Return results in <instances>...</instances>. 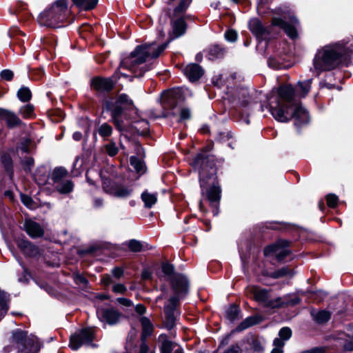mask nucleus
Segmentation results:
<instances>
[{"label": "nucleus", "mask_w": 353, "mask_h": 353, "mask_svg": "<svg viewBox=\"0 0 353 353\" xmlns=\"http://www.w3.org/2000/svg\"><path fill=\"white\" fill-rule=\"evenodd\" d=\"M343 50L338 41L325 46L313 60L314 68L321 71L330 72L350 66L352 61H350V58L344 54Z\"/></svg>", "instance_id": "nucleus-3"}, {"label": "nucleus", "mask_w": 353, "mask_h": 353, "mask_svg": "<svg viewBox=\"0 0 353 353\" xmlns=\"http://www.w3.org/2000/svg\"><path fill=\"white\" fill-rule=\"evenodd\" d=\"M104 147H105L106 153L110 157L115 156L119 151V149L116 146L115 143L112 141H111L108 144L105 145Z\"/></svg>", "instance_id": "nucleus-43"}, {"label": "nucleus", "mask_w": 353, "mask_h": 353, "mask_svg": "<svg viewBox=\"0 0 353 353\" xmlns=\"http://www.w3.org/2000/svg\"><path fill=\"white\" fill-rule=\"evenodd\" d=\"M343 348L345 351H349V352L353 351V338L351 340L345 342V343L344 344Z\"/></svg>", "instance_id": "nucleus-62"}, {"label": "nucleus", "mask_w": 353, "mask_h": 353, "mask_svg": "<svg viewBox=\"0 0 353 353\" xmlns=\"http://www.w3.org/2000/svg\"><path fill=\"white\" fill-rule=\"evenodd\" d=\"M17 96L21 101H28L31 98V92L28 88L23 87L19 90Z\"/></svg>", "instance_id": "nucleus-38"}, {"label": "nucleus", "mask_w": 353, "mask_h": 353, "mask_svg": "<svg viewBox=\"0 0 353 353\" xmlns=\"http://www.w3.org/2000/svg\"><path fill=\"white\" fill-rule=\"evenodd\" d=\"M172 287L174 295L172 296L169 303L165 306V325L171 330L175 323L174 310L181 298L188 292V281L183 275L175 276L172 280Z\"/></svg>", "instance_id": "nucleus-4"}, {"label": "nucleus", "mask_w": 353, "mask_h": 353, "mask_svg": "<svg viewBox=\"0 0 353 353\" xmlns=\"http://www.w3.org/2000/svg\"><path fill=\"white\" fill-rule=\"evenodd\" d=\"M112 291L116 294H124L127 291V288L122 283H114L112 286Z\"/></svg>", "instance_id": "nucleus-50"}, {"label": "nucleus", "mask_w": 353, "mask_h": 353, "mask_svg": "<svg viewBox=\"0 0 353 353\" xmlns=\"http://www.w3.org/2000/svg\"><path fill=\"white\" fill-rule=\"evenodd\" d=\"M21 201L27 207H32V200L30 196L23 194L21 195Z\"/></svg>", "instance_id": "nucleus-59"}, {"label": "nucleus", "mask_w": 353, "mask_h": 353, "mask_svg": "<svg viewBox=\"0 0 353 353\" xmlns=\"http://www.w3.org/2000/svg\"><path fill=\"white\" fill-rule=\"evenodd\" d=\"M184 73L191 81H195L202 76L203 70L199 65L193 63L185 68Z\"/></svg>", "instance_id": "nucleus-22"}, {"label": "nucleus", "mask_w": 353, "mask_h": 353, "mask_svg": "<svg viewBox=\"0 0 353 353\" xmlns=\"http://www.w3.org/2000/svg\"><path fill=\"white\" fill-rule=\"evenodd\" d=\"M191 117L190 109L187 108H181L180 110V121L189 119Z\"/></svg>", "instance_id": "nucleus-53"}, {"label": "nucleus", "mask_w": 353, "mask_h": 353, "mask_svg": "<svg viewBox=\"0 0 353 353\" xmlns=\"http://www.w3.org/2000/svg\"><path fill=\"white\" fill-rule=\"evenodd\" d=\"M116 279L113 277V276L110 274H105L101 278V283L105 286H108L111 284L116 283Z\"/></svg>", "instance_id": "nucleus-48"}, {"label": "nucleus", "mask_w": 353, "mask_h": 353, "mask_svg": "<svg viewBox=\"0 0 353 353\" xmlns=\"http://www.w3.org/2000/svg\"><path fill=\"white\" fill-rule=\"evenodd\" d=\"M67 0H58L49 9L41 13L39 22L41 25L55 28L62 22L68 12Z\"/></svg>", "instance_id": "nucleus-6"}, {"label": "nucleus", "mask_w": 353, "mask_h": 353, "mask_svg": "<svg viewBox=\"0 0 353 353\" xmlns=\"http://www.w3.org/2000/svg\"><path fill=\"white\" fill-rule=\"evenodd\" d=\"M292 24H288L285 21L279 18H274L272 19V25L279 26L283 29L285 32L292 39L297 37V30L296 25L298 23V21L296 18L292 19Z\"/></svg>", "instance_id": "nucleus-15"}, {"label": "nucleus", "mask_w": 353, "mask_h": 353, "mask_svg": "<svg viewBox=\"0 0 353 353\" xmlns=\"http://www.w3.org/2000/svg\"><path fill=\"white\" fill-rule=\"evenodd\" d=\"M310 244L316 242H323V237L321 236H316L313 232L310 231Z\"/></svg>", "instance_id": "nucleus-60"}, {"label": "nucleus", "mask_w": 353, "mask_h": 353, "mask_svg": "<svg viewBox=\"0 0 353 353\" xmlns=\"http://www.w3.org/2000/svg\"><path fill=\"white\" fill-rule=\"evenodd\" d=\"M1 77L6 80H11L13 77V72L9 70H4L1 72Z\"/></svg>", "instance_id": "nucleus-57"}, {"label": "nucleus", "mask_w": 353, "mask_h": 353, "mask_svg": "<svg viewBox=\"0 0 353 353\" xmlns=\"http://www.w3.org/2000/svg\"><path fill=\"white\" fill-rule=\"evenodd\" d=\"M205 196L212 208L214 215L219 214V205L221 200V188L218 185H212L205 192Z\"/></svg>", "instance_id": "nucleus-14"}, {"label": "nucleus", "mask_w": 353, "mask_h": 353, "mask_svg": "<svg viewBox=\"0 0 353 353\" xmlns=\"http://www.w3.org/2000/svg\"><path fill=\"white\" fill-rule=\"evenodd\" d=\"M114 83L111 79L96 77L92 81V88L99 92H108L112 90Z\"/></svg>", "instance_id": "nucleus-20"}, {"label": "nucleus", "mask_w": 353, "mask_h": 353, "mask_svg": "<svg viewBox=\"0 0 353 353\" xmlns=\"http://www.w3.org/2000/svg\"><path fill=\"white\" fill-rule=\"evenodd\" d=\"M209 54L210 56V59H214L219 57L223 53L222 50L220 48L214 46L210 50Z\"/></svg>", "instance_id": "nucleus-51"}, {"label": "nucleus", "mask_w": 353, "mask_h": 353, "mask_svg": "<svg viewBox=\"0 0 353 353\" xmlns=\"http://www.w3.org/2000/svg\"><path fill=\"white\" fill-rule=\"evenodd\" d=\"M278 97L270 103V110L274 119L280 122H288L294 119V125L299 129L307 125L309 117L307 107L294 95L291 85H283L278 89Z\"/></svg>", "instance_id": "nucleus-1"}, {"label": "nucleus", "mask_w": 353, "mask_h": 353, "mask_svg": "<svg viewBox=\"0 0 353 353\" xmlns=\"http://www.w3.org/2000/svg\"><path fill=\"white\" fill-rule=\"evenodd\" d=\"M239 312V310L236 306H235V305L230 306L228 308V310H227V313H226L228 319L231 321H234L238 316Z\"/></svg>", "instance_id": "nucleus-44"}, {"label": "nucleus", "mask_w": 353, "mask_h": 353, "mask_svg": "<svg viewBox=\"0 0 353 353\" xmlns=\"http://www.w3.org/2000/svg\"><path fill=\"white\" fill-rule=\"evenodd\" d=\"M67 174V172L63 168H56L52 176V179L54 181V186L57 185V183H60L61 181H64V178L65 177Z\"/></svg>", "instance_id": "nucleus-33"}, {"label": "nucleus", "mask_w": 353, "mask_h": 353, "mask_svg": "<svg viewBox=\"0 0 353 353\" xmlns=\"http://www.w3.org/2000/svg\"><path fill=\"white\" fill-rule=\"evenodd\" d=\"M274 348L271 353H283V347L284 346V342H281L279 339H274L273 341Z\"/></svg>", "instance_id": "nucleus-47"}, {"label": "nucleus", "mask_w": 353, "mask_h": 353, "mask_svg": "<svg viewBox=\"0 0 353 353\" xmlns=\"http://www.w3.org/2000/svg\"><path fill=\"white\" fill-rule=\"evenodd\" d=\"M288 242L285 240H279L264 250V254L272 256L279 261L283 259L288 254Z\"/></svg>", "instance_id": "nucleus-11"}, {"label": "nucleus", "mask_w": 353, "mask_h": 353, "mask_svg": "<svg viewBox=\"0 0 353 353\" xmlns=\"http://www.w3.org/2000/svg\"><path fill=\"white\" fill-rule=\"evenodd\" d=\"M103 190L112 196L119 199L129 198L133 192L130 186L112 183L110 179L101 176Z\"/></svg>", "instance_id": "nucleus-8"}, {"label": "nucleus", "mask_w": 353, "mask_h": 353, "mask_svg": "<svg viewBox=\"0 0 353 353\" xmlns=\"http://www.w3.org/2000/svg\"><path fill=\"white\" fill-rule=\"evenodd\" d=\"M117 303H119L120 305H122L123 306H130L132 305V302L130 299H128L126 298H118L116 300Z\"/></svg>", "instance_id": "nucleus-58"}, {"label": "nucleus", "mask_w": 353, "mask_h": 353, "mask_svg": "<svg viewBox=\"0 0 353 353\" xmlns=\"http://www.w3.org/2000/svg\"><path fill=\"white\" fill-rule=\"evenodd\" d=\"M107 108L111 112L112 117L113 118L115 125L119 130H121V125L119 119H117V117L121 114L122 112V108L117 103L115 105L108 103L107 104Z\"/></svg>", "instance_id": "nucleus-27"}, {"label": "nucleus", "mask_w": 353, "mask_h": 353, "mask_svg": "<svg viewBox=\"0 0 353 353\" xmlns=\"http://www.w3.org/2000/svg\"><path fill=\"white\" fill-rule=\"evenodd\" d=\"M246 294L252 296L256 301L266 307L276 308V299H270L269 291L256 286H249L245 290Z\"/></svg>", "instance_id": "nucleus-9"}, {"label": "nucleus", "mask_w": 353, "mask_h": 353, "mask_svg": "<svg viewBox=\"0 0 353 353\" xmlns=\"http://www.w3.org/2000/svg\"><path fill=\"white\" fill-rule=\"evenodd\" d=\"M141 199L144 202L145 206L148 208H152L157 201V194L150 193L147 190L141 194Z\"/></svg>", "instance_id": "nucleus-29"}, {"label": "nucleus", "mask_w": 353, "mask_h": 353, "mask_svg": "<svg viewBox=\"0 0 353 353\" xmlns=\"http://www.w3.org/2000/svg\"><path fill=\"white\" fill-rule=\"evenodd\" d=\"M23 228L27 234L32 238H38L42 236L44 234V230L42 226L39 223L30 219L25 221Z\"/></svg>", "instance_id": "nucleus-17"}, {"label": "nucleus", "mask_w": 353, "mask_h": 353, "mask_svg": "<svg viewBox=\"0 0 353 353\" xmlns=\"http://www.w3.org/2000/svg\"><path fill=\"white\" fill-rule=\"evenodd\" d=\"M12 346L5 347V352L8 353L12 350V347L21 353H37L41 349V343L34 335L28 336L26 331L17 329L12 332Z\"/></svg>", "instance_id": "nucleus-5"}, {"label": "nucleus", "mask_w": 353, "mask_h": 353, "mask_svg": "<svg viewBox=\"0 0 353 353\" xmlns=\"http://www.w3.org/2000/svg\"><path fill=\"white\" fill-rule=\"evenodd\" d=\"M93 338V330L91 328L83 329L71 336L70 346L72 350H77L83 345H91Z\"/></svg>", "instance_id": "nucleus-10"}, {"label": "nucleus", "mask_w": 353, "mask_h": 353, "mask_svg": "<svg viewBox=\"0 0 353 353\" xmlns=\"http://www.w3.org/2000/svg\"><path fill=\"white\" fill-rule=\"evenodd\" d=\"M97 132L99 134L105 139L112 134V128L108 123H103L99 127Z\"/></svg>", "instance_id": "nucleus-37"}, {"label": "nucleus", "mask_w": 353, "mask_h": 353, "mask_svg": "<svg viewBox=\"0 0 353 353\" xmlns=\"http://www.w3.org/2000/svg\"><path fill=\"white\" fill-rule=\"evenodd\" d=\"M2 163L8 171H9L11 169L12 161L8 155L5 154L2 157Z\"/></svg>", "instance_id": "nucleus-55"}, {"label": "nucleus", "mask_w": 353, "mask_h": 353, "mask_svg": "<svg viewBox=\"0 0 353 353\" xmlns=\"http://www.w3.org/2000/svg\"><path fill=\"white\" fill-rule=\"evenodd\" d=\"M320 279V276H316V272L314 270H310V303L319 304L324 301L327 296L328 292L317 289L314 285Z\"/></svg>", "instance_id": "nucleus-12"}, {"label": "nucleus", "mask_w": 353, "mask_h": 353, "mask_svg": "<svg viewBox=\"0 0 353 353\" xmlns=\"http://www.w3.org/2000/svg\"><path fill=\"white\" fill-rule=\"evenodd\" d=\"M98 316L101 321L106 322L109 325H114L121 316V314L114 309L101 310L97 312Z\"/></svg>", "instance_id": "nucleus-16"}, {"label": "nucleus", "mask_w": 353, "mask_h": 353, "mask_svg": "<svg viewBox=\"0 0 353 353\" xmlns=\"http://www.w3.org/2000/svg\"><path fill=\"white\" fill-rule=\"evenodd\" d=\"M325 349L323 347H316L310 349V353H325Z\"/></svg>", "instance_id": "nucleus-63"}, {"label": "nucleus", "mask_w": 353, "mask_h": 353, "mask_svg": "<svg viewBox=\"0 0 353 353\" xmlns=\"http://www.w3.org/2000/svg\"><path fill=\"white\" fill-rule=\"evenodd\" d=\"M186 30L185 21L180 18L172 22V30L169 33V41L182 36Z\"/></svg>", "instance_id": "nucleus-19"}, {"label": "nucleus", "mask_w": 353, "mask_h": 353, "mask_svg": "<svg viewBox=\"0 0 353 353\" xmlns=\"http://www.w3.org/2000/svg\"><path fill=\"white\" fill-rule=\"evenodd\" d=\"M257 323L254 317H248L243 321L238 327V330L241 331L255 325Z\"/></svg>", "instance_id": "nucleus-41"}, {"label": "nucleus", "mask_w": 353, "mask_h": 353, "mask_svg": "<svg viewBox=\"0 0 353 353\" xmlns=\"http://www.w3.org/2000/svg\"><path fill=\"white\" fill-rule=\"evenodd\" d=\"M225 37L228 41L233 42L236 41L237 34L234 30H228L225 32Z\"/></svg>", "instance_id": "nucleus-54"}, {"label": "nucleus", "mask_w": 353, "mask_h": 353, "mask_svg": "<svg viewBox=\"0 0 353 353\" xmlns=\"http://www.w3.org/2000/svg\"><path fill=\"white\" fill-rule=\"evenodd\" d=\"M290 270L287 268H282L281 269L274 271L270 274V276L274 279H279L290 275Z\"/></svg>", "instance_id": "nucleus-42"}, {"label": "nucleus", "mask_w": 353, "mask_h": 353, "mask_svg": "<svg viewBox=\"0 0 353 353\" xmlns=\"http://www.w3.org/2000/svg\"><path fill=\"white\" fill-rule=\"evenodd\" d=\"M193 165L199 172L201 187L203 188L205 181L208 178L214 176L216 170L214 167L213 159L207 154H199L193 162Z\"/></svg>", "instance_id": "nucleus-7"}, {"label": "nucleus", "mask_w": 353, "mask_h": 353, "mask_svg": "<svg viewBox=\"0 0 353 353\" xmlns=\"http://www.w3.org/2000/svg\"><path fill=\"white\" fill-rule=\"evenodd\" d=\"M249 27L250 30L257 37H263L267 32L261 22L256 19L250 20Z\"/></svg>", "instance_id": "nucleus-24"}, {"label": "nucleus", "mask_w": 353, "mask_h": 353, "mask_svg": "<svg viewBox=\"0 0 353 353\" xmlns=\"http://www.w3.org/2000/svg\"><path fill=\"white\" fill-rule=\"evenodd\" d=\"M130 164L139 174H143L145 171L144 163L135 157L130 158Z\"/></svg>", "instance_id": "nucleus-35"}, {"label": "nucleus", "mask_w": 353, "mask_h": 353, "mask_svg": "<svg viewBox=\"0 0 353 353\" xmlns=\"http://www.w3.org/2000/svg\"><path fill=\"white\" fill-rule=\"evenodd\" d=\"M225 353H240V348L238 346H232Z\"/></svg>", "instance_id": "nucleus-64"}, {"label": "nucleus", "mask_w": 353, "mask_h": 353, "mask_svg": "<svg viewBox=\"0 0 353 353\" xmlns=\"http://www.w3.org/2000/svg\"><path fill=\"white\" fill-rule=\"evenodd\" d=\"M338 43H340L341 47H342L343 52L345 56H347V58H350V61H352L353 57V39L349 41H339Z\"/></svg>", "instance_id": "nucleus-31"}, {"label": "nucleus", "mask_w": 353, "mask_h": 353, "mask_svg": "<svg viewBox=\"0 0 353 353\" xmlns=\"http://www.w3.org/2000/svg\"><path fill=\"white\" fill-rule=\"evenodd\" d=\"M159 341L161 343V353H171L172 350H174L175 345H178L169 341L165 334H161L159 336Z\"/></svg>", "instance_id": "nucleus-25"}, {"label": "nucleus", "mask_w": 353, "mask_h": 353, "mask_svg": "<svg viewBox=\"0 0 353 353\" xmlns=\"http://www.w3.org/2000/svg\"><path fill=\"white\" fill-rule=\"evenodd\" d=\"M73 3L84 10L93 9L98 3V0H72Z\"/></svg>", "instance_id": "nucleus-32"}, {"label": "nucleus", "mask_w": 353, "mask_h": 353, "mask_svg": "<svg viewBox=\"0 0 353 353\" xmlns=\"http://www.w3.org/2000/svg\"><path fill=\"white\" fill-rule=\"evenodd\" d=\"M168 43L157 46L152 43L137 46L131 54L123 58L119 66V69L125 68L134 74L135 77H141L148 70L142 65L146 59L151 57L157 58L167 48Z\"/></svg>", "instance_id": "nucleus-2"}, {"label": "nucleus", "mask_w": 353, "mask_h": 353, "mask_svg": "<svg viewBox=\"0 0 353 353\" xmlns=\"http://www.w3.org/2000/svg\"><path fill=\"white\" fill-rule=\"evenodd\" d=\"M182 90L175 88L163 92L161 97V103L165 110H173L176 106L177 100L181 97Z\"/></svg>", "instance_id": "nucleus-13"}, {"label": "nucleus", "mask_w": 353, "mask_h": 353, "mask_svg": "<svg viewBox=\"0 0 353 353\" xmlns=\"http://www.w3.org/2000/svg\"><path fill=\"white\" fill-rule=\"evenodd\" d=\"M141 323L142 326V338L149 336L153 332V325L150 321L146 317L141 318Z\"/></svg>", "instance_id": "nucleus-30"}, {"label": "nucleus", "mask_w": 353, "mask_h": 353, "mask_svg": "<svg viewBox=\"0 0 353 353\" xmlns=\"http://www.w3.org/2000/svg\"><path fill=\"white\" fill-rule=\"evenodd\" d=\"M127 245L130 251L136 252L141 251L143 248L142 243L140 241L135 239H132L129 241L127 243Z\"/></svg>", "instance_id": "nucleus-39"}, {"label": "nucleus", "mask_w": 353, "mask_h": 353, "mask_svg": "<svg viewBox=\"0 0 353 353\" xmlns=\"http://www.w3.org/2000/svg\"><path fill=\"white\" fill-rule=\"evenodd\" d=\"M54 188L61 194H68L72 191L74 184L70 180H64L55 185Z\"/></svg>", "instance_id": "nucleus-28"}, {"label": "nucleus", "mask_w": 353, "mask_h": 353, "mask_svg": "<svg viewBox=\"0 0 353 353\" xmlns=\"http://www.w3.org/2000/svg\"><path fill=\"white\" fill-rule=\"evenodd\" d=\"M268 65L273 69H281L286 67V65L275 57H270L268 59Z\"/></svg>", "instance_id": "nucleus-40"}, {"label": "nucleus", "mask_w": 353, "mask_h": 353, "mask_svg": "<svg viewBox=\"0 0 353 353\" xmlns=\"http://www.w3.org/2000/svg\"><path fill=\"white\" fill-rule=\"evenodd\" d=\"M34 164V160L32 158H28L24 161V169L26 170H30L31 167Z\"/></svg>", "instance_id": "nucleus-61"}, {"label": "nucleus", "mask_w": 353, "mask_h": 353, "mask_svg": "<svg viewBox=\"0 0 353 353\" xmlns=\"http://www.w3.org/2000/svg\"><path fill=\"white\" fill-rule=\"evenodd\" d=\"M0 117L5 119L7 125L10 127H14L21 123L20 119L15 114L5 109L0 108Z\"/></svg>", "instance_id": "nucleus-23"}, {"label": "nucleus", "mask_w": 353, "mask_h": 353, "mask_svg": "<svg viewBox=\"0 0 353 353\" xmlns=\"http://www.w3.org/2000/svg\"><path fill=\"white\" fill-rule=\"evenodd\" d=\"M297 91L300 93L301 97H305L308 91L307 82H299L298 83Z\"/></svg>", "instance_id": "nucleus-49"}, {"label": "nucleus", "mask_w": 353, "mask_h": 353, "mask_svg": "<svg viewBox=\"0 0 353 353\" xmlns=\"http://www.w3.org/2000/svg\"><path fill=\"white\" fill-rule=\"evenodd\" d=\"M301 297L296 293L289 294L283 297L276 298V308L295 305L301 302Z\"/></svg>", "instance_id": "nucleus-18"}, {"label": "nucleus", "mask_w": 353, "mask_h": 353, "mask_svg": "<svg viewBox=\"0 0 353 353\" xmlns=\"http://www.w3.org/2000/svg\"><path fill=\"white\" fill-rule=\"evenodd\" d=\"M292 330L288 327H282L279 332V337L275 339H280L281 342L285 343V341H288L292 336Z\"/></svg>", "instance_id": "nucleus-36"}, {"label": "nucleus", "mask_w": 353, "mask_h": 353, "mask_svg": "<svg viewBox=\"0 0 353 353\" xmlns=\"http://www.w3.org/2000/svg\"><path fill=\"white\" fill-rule=\"evenodd\" d=\"M111 274L117 281L123 276V270L121 268L116 267L111 270Z\"/></svg>", "instance_id": "nucleus-52"}, {"label": "nucleus", "mask_w": 353, "mask_h": 353, "mask_svg": "<svg viewBox=\"0 0 353 353\" xmlns=\"http://www.w3.org/2000/svg\"><path fill=\"white\" fill-rule=\"evenodd\" d=\"M310 315L313 316L314 320L318 324H325L327 323L331 319V312L326 310H321L316 314H314L310 311Z\"/></svg>", "instance_id": "nucleus-26"}, {"label": "nucleus", "mask_w": 353, "mask_h": 353, "mask_svg": "<svg viewBox=\"0 0 353 353\" xmlns=\"http://www.w3.org/2000/svg\"><path fill=\"white\" fill-rule=\"evenodd\" d=\"M17 245L23 254L28 256L34 257L39 254V248L26 240L19 239Z\"/></svg>", "instance_id": "nucleus-21"}, {"label": "nucleus", "mask_w": 353, "mask_h": 353, "mask_svg": "<svg viewBox=\"0 0 353 353\" xmlns=\"http://www.w3.org/2000/svg\"><path fill=\"white\" fill-rule=\"evenodd\" d=\"M34 108L32 105H26L20 109V113L23 117H30L33 114Z\"/></svg>", "instance_id": "nucleus-46"}, {"label": "nucleus", "mask_w": 353, "mask_h": 353, "mask_svg": "<svg viewBox=\"0 0 353 353\" xmlns=\"http://www.w3.org/2000/svg\"><path fill=\"white\" fill-rule=\"evenodd\" d=\"M174 268L172 265L168 263H163L162 265V271L166 275H171L173 272Z\"/></svg>", "instance_id": "nucleus-56"}, {"label": "nucleus", "mask_w": 353, "mask_h": 353, "mask_svg": "<svg viewBox=\"0 0 353 353\" xmlns=\"http://www.w3.org/2000/svg\"><path fill=\"white\" fill-rule=\"evenodd\" d=\"M117 102L119 105H125L127 107H130L133 105L132 101L126 94H123L119 96Z\"/></svg>", "instance_id": "nucleus-45"}, {"label": "nucleus", "mask_w": 353, "mask_h": 353, "mask_svg": "<svg viewBox=\"0 0 353 353\" xmlns=\"http://www.w3.org/2000/svg\"><path fill=\"white\" fill-rule=\"evenodd\" d=\"M325 201L327 207L332 209H336L339 203V196L333 193L327 194L325 196Z\"/></svg>", "instance_id": "nucleus-34"}]
</instances>
